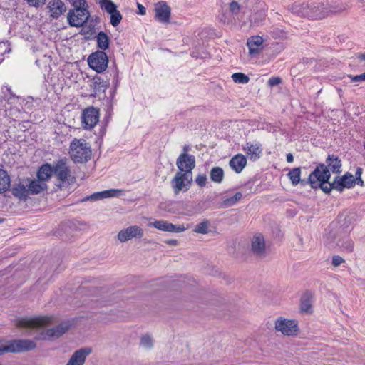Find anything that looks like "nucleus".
I'll return each mask as SVG.
<instances>
[{"instance_id":"obj_1","label":"nucleus","mask_w":365,"mask_h":365,"mask_svg":"<svg viewBox=\"0 0 365 365\" xmlns=\"http://www.w3.org/2000/svg\"><path fill=\"white\" fill-rule=\"evenodd\" d=\"M53 318L51 317H38L34 318H25L18 321L17 326L29 330H36L38 334L36 339L38 340H48L51 338H58L66 332L70 324L64 322L55 327L49 328L53 324Z\"/></svg>"},{"instance_id":"obj_2","label":"nucleus","mask_w":365,"mask_h":365,"mask_svg":"<svg viewBox=\"0 0 365 365\" xmlns=\"http://www.w3.org/2000/svg\"><path fill=\"white\" fill-rule=\"evenodd\" d=\"M69 155L76 163H84L91 157V148L84 139L73 140L69 146Z\"/></svg>"},{"instance_id":"obj_3","label":"nucleus","mask_w":365,"mask_h":365,"mask_svg":"<svg viewBox=\"0 0 365 365\" xmlns=\"http://www.w3.org/2000/svg\"><path fill=\"white\" fill-rule=\"evenodd\" d=\"M329 178V170L325 165L321 164L309 175V181L312 188L320 187L324 192L329 193L333 189L332 182L326 184Z\"/></svg>"},{"instance_id":"obj_4","label":"nucleus","mask_w":365,"mask_h":365,"mask_svg":"<svg viewBox=\"0 0 365 365\" xmlns=\"http://www.w3.org/2000/svg\"><path fill=\"white\" fill-rule=\"evenodd\" d=\"M36 344L31 340H14L4 341L0 340V356L9 352H21L34 349Z\"/></svg>"},{"instance_id":"obj_5","label":"nucleus","mask_w":365,"mask_h":365,"mask_svg":"<svg viewBox=\"0 0 365 365\" xmlns=\"http://www.w3.org/2000/svg\"><path fill=\"white\" fill-rule=\"evenodd\" d=\"M53 175L63 185H69L74 179L66 158L60 159L53 164Z\"/></svg>"},{"instance_id":"obj_6","label":"nucleus","mask_w":365,"mask_h":365,"mask_svg":"<svg viewBox=\"0 0 365 365\" xmlns=\"http://www.w3.org/2000/svg\"><path fill=\"white\" fill-rule=\"evenodd\" d=\"M192 182V174L178 170L172 179L170 184L174 193L178 195L180 192L187 191Z\"/></svg>"},{"instance_id":"obj_7","label":"nucleus","mask_w":365,"mask_h":365,"mask_svg":"<svg viewBox=\"0 0 365 365\" xmlns=\"http://www.w3.org/2000/svg\"><path fill=\"white\" fill-rule=\"evenodd\" d=\"M108 58L103 51H96L88 58L89 66L98 73L104 71L108 67Z\"/></svg>"},{"instance_id":"obj_8","label":"nucleus","mask_w":365,"mask_h":365,"mask_svg":"<svg viewBox=\"0 0 365 365\" xmlns=\"http://www.w3.org/2000/svg\"><path fill=\"white\" fill-rule=\"evenodd\" d=\"M274 328L284 335L294 336L298 331V323L294 319L279 317L275 321Z\"/></svg>"},{"instance_id":"obj_9","label":"nucleus","mask_w":365,"mask_h":365,"mask_svg":"<svg viewBox=\"0 0 365 365\" xmlns=\"http://www.w3.org/2000/svg\"><path fill=\"white\" fill-rule=\"evenodd\" d=\"M99 121V111L98 109L90 107L83 110L81 115L82 126L86 130H91Z\"/></svg>"},{"instance_id":"obj_10","label":"nucleus","mask_w":365,"mask_h":365,"mask_svg":"<svg viewBox=\"0 0 365 365\" xmlns=\"http://www.w3.org/2000/svg\"><path fill=\"white\" fill-rule=\"evenodd\" d=\"M90 16L87 9H73L68 14V21L71 26L81 27L88 19Z\"/></svg>"},{"instance_id":"obj_11","label":"nucleus","mask_w":365,"mask_h":365,"mask_svg":"<svg viewBox=\"0 0 365 365\" xmlns=\"http://www.w3.org/2000/svg\"><path fill=\"white\" fill-rule=\"evenodd\" d=\"M176 165L180 171L192 174V170L195 167V158L187 153H182L178 158Z\"/></svg>"},{"instance_id":"obj_12","label":"nucleus","mask_w":365,"mask_h":365,"mask_svg":"<svg viewBox=\"0 0 365 365\" xmlns=\"http://www.w3.org/2000/svg\"><path fill=\"white\" fill-rule=\"evenodd\" d=\"M148 225L153 227L161 231L175 233L182 232L189 228V225L187 227L184 225H175L165 220H155L154 222H150Z\"/></svg>"},{"instance_id":"obj_13","label":"nucleus","mask_w":365,"mask_h":365,"mask_svg":"<svg viewBox=\"0 0 365 365\" xmlns=\"http://www.w3.org/2000/svg\"><path fill=\"white\" fill-rule=\"evenodd\" d=\"M143 235V230L140 227L132 225L121 230L118 234V239L121 242H125L133 238H141Z\"/></svg>"},{"instance_id":"obj_14","label":"nucleus","mask_w":365,"mask_h":365,"mask_svg":"<svg viewBox=\"0 0 365 365\" xmlns=\"http://www.w3.org/2000/svg\"><path fill=\"white\" fill-rule=\"evenodd\" d=\"M354 186V177L349 173L342 176H336L332 182L333 190L342 192L344 189H350Z\"/></svg>"},{"instance_id":"obj_15","label":"nucleus","mask_w":365,"mask_h":365,"mask_svg":"<svg viewBox=\"0 0 365 365\" xmlns=\"http://www.w3.org/2000/svg\"><path fill=\"white\" fill-rule=\"evenodd\" d=\"M49 16L53 19H58L66 11V6L62 0H50L47 4Z\"/></svg>"},{"instance_id":"obj_16","label":"nucleus","mask_w":365,"mask_h":365,"mask_svg":"<svg viewBox=\"0 0 365 365\" xmlns=\"http://www.w3.org/2000/svg\"><path fill=\"white\" fill-rule=\"evenodd\" d=\"M243 151L250 160L256 161L261 157L262 148L257 142H247L243 146Z\"/></svg>"},{"instance_id":"obj_17","label":"nucleus","mask_w":365,"mask_h":365,"mask_svg":"<svg viewBox=\"0 0 365 365\" xmlns=\"http://www.w3.org/2000/svg\"><path fill=\"white\" fill-rule=\"evenodd\" d=\"M155 18L161 23H168L170 17V8L165 1H160L155 6Z\"/></svg>"},{"instance_id":"obj_18","label":"nucleus","mask_w":365,"mask_h":365,"mask_svg":"<svg viewBox=\"0 0 365 365\" xmlns=\"http://www.w3.org/2000/svg\"><path fill=\"white\" fill-rule=\"evenodd\" d=\"M251 249L254 254L262 257L265 254V242L262 234L255 235L251 241Z\"/></svg>"},{"instance_id":"obj_19","label":"nucleus","mask_w":365,"mask_h":365,"mask_svg":"<svg viewBox=\"0 0 365 365\" xmlns=\"http://www.w3.org/2000/svg\"><path fill=\"white\" fill-rule=\"evenodd\" d=\"M91 353V348H83L76 351L66 365H83L86 357Z\"/></svg>"},{"instance_id":"obj_20","label":"nucleus","mask_w":365,"mask_h":365,"mask_svg":"<svg viewBox=\"0 0 365 365\" xmlns=\"http://www.w3.org/2000/svg\"><path fill=\"white\" fill-rule=\"evenodd\" d=\"M123 193V190L120 189H110L101 192H95L88 197V200L96 201L106 198L118 197Z\"/></svg>"},{"instance_id":"obj_21","label":"nucleus","mask_w":365,"mask_h":365,"mask_svg":"<svg viewBox=\"0 0 365 365\" xmlns=\"http://www.w3.org/2000/svg\"><path fill=\"white\" fill-rule=\"evenodd\" d=\"M263 38L259 36H255L250 37L247 42V46L249 48V53L251 56L258 54L263 48Z\"/></svg>"},{"instance_id":"obj_22","label":"nucleus","mask_w":365,"mask_h":365,"mask_svg":"<svg viewBox=\"0 0 365 365\" xmlns=\"http://www.w3.org/2000/svg\"><path fill=\"white\" fill-rule=\"evenodd\" d=\"M1 91L3 93L2 97L7 101V103L10 105H14V107L16 108V109L19 110L17 106H21L24 101L19 96L14 95L11 93V88L8 86H3Z\"/></svg>"},{"instance_id":"obj_23","label":"nucleus","mask_w":365,"mask_h":365,"mask_svg":"<svg viewBox=\"0 0 365 365\" xmlns=\"http://www.w3.org/2000/svg\"><path fill=\"white\" fill-rule=\"evenodd\" d=\"M229 165L235 172L240 173L246 166L247 159L243 155L237 154L231 158L229 162Z\"/></svg>"},{"instance_id":"obj_24","label":"nucleus","mask_w":365,"mask_h":365,"mask_svg":"<svg viewBox=\"0 0 365 365\" xmlns=\"http://www.w3.org/2000/svg\"><path fill=\"white\" fill-rule=\"evenodd\" d=\"M327 170L334 173H339L341 171V163L339 158L334 155H329L326 160Z\"/></svg>"},{"instance_id":"obj_25","label":"nucleus","mask_w":365,"mask_h":365,"mask_svg":"<svg viewBox=\"0 0 365 365\" xmlns=\"http://www.w3.org/2000/svg\"><path fill=\"white\" fill-rule=\"evenodd\" d=\"M312 298L313 294L310 292H306L301 298L300 308L304 312L310 313L312 311Z\"/></svg>"},{"instance_id":"obj_26","label":"nucleus","mask_w":365,"mask_h":365,"mask_svg":"<svg viewBox=\"0 0 365 365\" xmlns=\"http://www.w3.org/2000/svg\"><path fill=\"white\" fill-rule=\"evenodd\" d=\"M90 86L96 94L97 93L104 92L108 87V84L101 77L96 76L92 78Z\"/></svg>"},{"instance_id":"obj_27","label":"nucleus","mask_w":365,"mask_h":365,"mask_svg":"<svg viewBox=\"0 0 365 365\" xmlns=\"http://www.w3.org/2000/svg\"><path fill=\"white\" fill-rule=\"evenodd\" d=\"M53 174V165L50 164L43 165L38 170L37 177L39 180L44 181L47 180Z\"/></svg>"},{"instance_id":"obj_28","label":"nucleus","mask_w":365,"mask_h":365,"mask_svg":"<svg viewBox=\"0 0 365 365\" xmlns=\"http://www.w3.org/2000/svg\"><path fill=\"white\" fill-rule=\"evenodd\" d=\"M224 177V170L220 167H213L210 172V178L215 183L221 184L223 182Z\"/></svg>"},{"instance_id":"obj_29","label":"nucleus","mask_w":365,"mask_h":365,"mask_svg":"<svg viewBox=\"0 0 365 365\" xmlns=\"http://www.w3.org/2000/svg\"><path fill=\"white\" fill-rule=\"evenodd\" d=\"M12 193L19 198H26L29 194V188L27 185L19 183L12 189Z\"/></svg>"},{"instance_id":"obj_30","label":"nucleus","mask_w":365,"mask_h":365,"mask_svg":"<svg viewBox=\"0 0 365 365\" xmlns=\"http://www.w3.org/2000/svg\"><path fill=\"white\" fill-rule=\"evenodd\" d=\"M96 42L98 48L101 49L103 51L109 47V38L108 35L103 31L99 32L96 36Z\"/></svg>"},{"instance_id":"obj_31","label":"nucleus","mask_w":365,"mask_h":365,"mask_svg":"<svg viewBox=\"0 0 365 365\" xmlns=\"http://www.w3.org/2000/svg\"><path fill=\"white\" fill-rule=\"evenodd\" d=\"M242 197V194L240 192H236L232 196L225 195L222 198V204L223 206L228 207L235 205Z\"/></svg>"},{"instance_id":"obj_32","label":"nucleus","mask_w":365,"mask_h":365,"mask_svg":"<svg viewBox=\"0 0 365 365\" xmlns=\"http://www.w3.org/2000/svg\"><path fill=\"white\" fill-rule=\"evenodd\" d=\"M210 231V222L208 220H203L200 222L197 223L193 232L198 234L206 235Z\"/></svg>"},{"instance_id":"obj_33","label":"nucleus","mask_w":365,"mask_h":365,"mask_svg":"<svg viewBox=\"0 0 365 365\" xmlns=\"http://www.w3.org/2000/svg\"><path fill=\"white\" fill-rule=\"evenodd\" d=\"M139 345L145 349H151L154 346L153 337L149 334H143L140 338Z\"/></svg>"},{"instance_id":"obj_34","label":"nucleus","mask_w":365,"mask_h":365,"mask_svg":"<svg viewBox=\"0 0 365 365\" xmlns=\"http://www.w3.org/2000/svg\"><path fill=\"white\" fill-rule=\"evenodd\" d=\"M10 187V177L7 173L0 169V193L7 190Z\"/></svg>"},{"instance_id":"obj_35","label":"nucleus","mask_w":365,"mask_h":365,"mask_svg":"<svg viewBox=\"0 0 365 365\" xmlns=\"http://www.w3.org/2000/svg\"><path fill=\"white\" fill-rule=\"evenodd\" d=\"M28 188L29 192L33 194H38L46 188V184L42 182L32 180L28 185Z\"/></svg>"},{"instance_id":"obj_36","label":"nucleus","mask_w":365,"mask_h":365,"mask_svg":"<svg viewBox=\"0 0 365 365\" xmlns=\"http://www.w3.org/2000/svg\"><path fill=\"white\" fill-rule=\"evenodd\" d=\"M287 175L292 184L297 185L300 182L301 170L299 168H293L289 172Z\"/></svg>"},{"instance_id":"obj_37","label":"nucleus","mask_w":365,"mask_h":365,"mask_svg":"<svg viewBox=\"0 0 365 365\" xmlns=\"http://www.w3.org/2000/svg\"><path fill=\"white\" fill-rule=\"evenodd\" d=\"M100 6L101 9L106 10L109 14L116 10V6L110 0H101Z\"/></svg>"},{"instance_id":"obj_38","label":"nucleus","mask_w":365,"mask_h":365,"mask_svg":"<svg viewBox=\"0 0 365 365\" xmlns=\"http://www.w3.org/2000/svg\"><path fill=\"white\" fill-rule=\"evenodd\" d=\"M232 78L235 83H247L249 82V77L242 73H235L232 74Z\"/></svg>"},{"instance_id":"obj_39","label":"nucleus","mask_w":365,"mask_h":365,"mask_svg":"<svg viewBox=\"0 0 365 365\" xmlns=\"http://www.w3.org/2000/svg\"><path fill=\"white\" fill-rule=\"evenodd\" d=\"M122 19V16L117 9L110 14V24L113 26H117Z\"/></svg>"},{"instance_id":"obj_40","label":"nucleus","mask_w":365,"mask_h":365,"mask_svg":"<svg viewBox=\"0 0 365 365\" xmlns=\"http://www.w3.org/2000/svg\"><path fill=\"white\" fill-rule=\"evenodd\" d=\"M240 5L239 4V3L235 0L232 1L230 4H229V9H230V11L233 14V15H237L240 13Z\"/></svg>"},{"instance_id":"obj_41","label":"nucleus","mask_w":365,"mask_h":365,"mask_svg":"<svg viewBox=\"0 0 365 365\" xmlns=\"http://www.w3.org/2000/svg\"><path fill=\"white\" fill-rule=\"evenodd\" d=\"M73 9H87V3L85 0H72Z\"/></svg>"},{"instance_id":"obj_42","label":"nucleus","mask_w":365,"mask_h":365,"mask_svg":"<svg viewBox=\"0 0 365 365\" xmlns=\"http://www.w3.org/2000/svg\"><path fill=\"white\" fill-rule=\"evenodd\" d=\"M195 182L200 186V187H205L206 184L207 182V178L205 175H198L197 178H195Z\"/></svg>"},{"instance_id":"obj_43","label":"nucleus","mask_w":365,"mask_h":365,"mask_svg":"<svg viewBox=\"0 0 365 365\" xmlns=\"http://www.w3.org/2000/svg\"><path fill=\"white\" fill-rule=\"evenodd\" d=\"M339 245L346 252H351L353 249V242L349 239L346 240V241L342 242L341 244H339Z\"/></svg>"},{"instance_id":"obj_44","label":"nucleus","mask_w":365,"mask_h":365,"mask_svg":"<svg viewBox=\"0 0 365 365\" xmlns=\"http://www.w3.org/2000/svg\"><path fill=\"white\" fill-rule=\"evenodd\" d=\"M26 3L33 7H39L43 4H45L46 0H25Z\"/></svg>"},{"instance_id":"obj_45","label":"nucleus","mask_w":365,"mask_h":365,"mask_svg":"<svg viewBox=\"0 0 365 365\" xmlns=\"http://www.w3.org/2000/svg\"><path fill=\"white\" fill-rule=\"evenodd\" d=\"M348 78L351 80V82H359V81H365V72L356 76H348Z\"/></svg>"},{"instance_id":"obj_46","label":"nucleus","mask_w":365,"mask_h":365,"mask_svg":"<svg viewBox=\"0 0 365 365\" xmlns=\"http://www.w3.org/2000/svg\"><path fill=\"white\" fill-rule=\"evenodd\" d=\"M344 262V260L343 259V258L338 255L334 256L332 258V264L334 267H338L341 265Z\"/></svg>"},{"instance_id":"obj_47","label":"nucleus","mask_w":365,"mask_h":365,"mask_svg":"<svg viewBox=\"0 0 365 365\" xmlns=\"http://www.w3.org/2000/svg\"><path fill=\"white\" fill-rule=\"evenodd\" d=\"M281 78L279 77H272L269 78L268 83L270 86H275L281 83Z\"/></svg>"},{"instance_id":"obj_48","label":"nucleus","mask_w":365,"mask_h":365,"mask_svg":"<svg viewBox=\"0 0 365 365\" xmlns=\"http://www.w3.org/2000/svg\"><path fill=\"white\" fill-rule=\"evenodd\" d=\"M137 6L138 9V14L140 15H145L146 14L145 8L140 3L137 4Z\"/></svg>"},{"instance_id":"obj_49","label":"nucleus","mask_w":365,"mask_h":365,"mask_svg":"<svg viewBox=\"0 0 365 365\" xmlns=\"http://www.w3.org/2000/svg\"><path fill=\"white\" fill-rule=\"evenodd\" d=\"M362 171H363L362 168H358L356 170L354 178H361Z\"/></svg>"},{"instance_id":"obj_50","label":"nucleus","mask_w":365,"mask_h":365,"mask_svg":"<svg viewBox=\"0 0 365 365\" xmlns=\"http://www.w3.org/2000/svg\"><path fill=\"white\" fill-rule=\"evenodd\" d=\"M357 184L360 186H364V181L362 180L361 178H354V185Z\"/></svg>"},{"instance_id":"obj_51","label":"nucleus","mask_w":365,"mask_h":365,"mask_svg":"<svg viewBox=\"0 0 365 365\" xmlns=\"http://www.w3.org/2000/svg\"><path fill=\"white\" fill-rule=\"evenodd\" d=\"M286 158H287V163H292L294 160V157L291 153H288L286 156Z\"/></svg>"},{"instance_id":"obj_52","label":"nucleus","mask_w":365,"mask_h":365,"mask_svg":"<svg viewBox=\"0 0 365 365\" xmlns=\"http://www.w3.org/2000/svg\"><path fill=\"white\" fill-rule=\"evenodd\" d=\"M167 243L170 245H177L178 241L176 240H170L168 241Z\"/></svg>"},{"instance_id":"obj_53","label":"nucleus","mask_w":365,"mask_h":365,"mask_svg":"<svg viewBox=\"0 0 365 365\" xmlns=\"http://www.w3.org/2000/svg\"><path fill=\"white\" fill-rule=\"evenodd\" d=\"M44 62L45 63H49L51 61V56H44Z\"/></svg>"},{"instance_id":"obj_54","label":"nucleus","mask_w":365,"mask_h":365,"mask_svg":"<svg viewBox=\"0 0 365 365\" xmlns=\"http://www.w3.org/2000/svg\"><path fill=\"white\" fill-rule=\"evenodd\" d=\"M359 58L361 61H365V53H362V54H359Z\"/></svg>"},{"instance_id":"obj_55","label":"nucleus","mask_w":365,"mask_h":365,"mask_svg":"<svg viewBox=\"0 0 365 365\" xmlns=\"http://www.w3.org/2000/svg\"><path fill=\"white\" fill-rule=\"evenodd\" d=\"M188 146H185L184 148H183V153H187V151L188 150Z\"/></svg>"},{"instance_id":"obj_56","label":"nucleus","mask_w":365,"mask_h":365,"mask_svg":"<svg viewBox=\"0 0 365 365\" xmlns=\"http://www.w3.org/2000/svg\"><path fill=\"white\" fill-rule=\"evenodd\" d=\"M161 207H162L163 209H164L165 210L170 211V210H168L166 207H163V205L161 206Z\"/></svg>"},{"instance_id":"obj_57","label":"nucleus","mask_w":365,"mask_h":365,"mask_svg":"<svg viewBox=\"0 0 365 365\" xmlns=\"http://www.w3.org/2000/svg\"><path fill=\"white\" fill-rule=\"evenodd\" d=\"M225 23H226V24H230V21H225Z\"/></svg>"},{"instance_id":"obj_58","label":"nucleus","mask_w":365,"mask_h":365,"mask_svg":"<svg viewBox=\"0 0 365 365\" xmlns=\"http://www.w3.org/2000/svg\"><path fill=\"white\" fill-rule=\"evenodd\" d=\"M39 61H40L39 60H36V63H38V62H39Z\"/></svg>"},{"instance_id":"obj_59","label":"nucleus","mask_w":365,"mask_h":365,"mask_svg":"<svg viewBox=\"0 0 365 365\" xmlns=\"http://www.w3.org/2000/svg\"><path fill=\"white\" fill-rule=\"evenodd\" d=\"M0 365H1V364H0Z\"/></svg>"}]
</instances>
